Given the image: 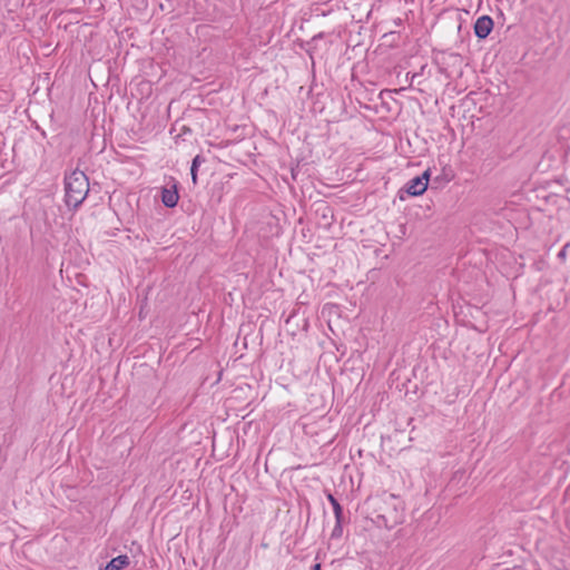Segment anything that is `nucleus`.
I'll list each match as a JSON object with an SVG mask.
<instances>
[{
    "instance_id": "5",
    "label": "nucleus",
    "mask_w": 570,
    "mask_h": 570,
    "mask_svg": "<svg viewBox=\"0 0 570 570\" xmlns=\"http://www.w3.org/2000/svg\"><path fill=\"white\" fill-rule=\"evenodd\" d=\"M426 188V183L421 181V178L416 176L405 185L404 191L410 196H420Z\"/></svg>"
},
{
    "instance_id": "11",
    "label": "nucleus",
    "mask_w": 570,
    "mask_h": 570,
    "mask_svg": "<svg viewBox=\"0 0 570 570\" xmlns=\"http://www.w3.org/2000/svg\"><path fill=\"white\" fill-rule=\"evenodd\" d=\"M568 247H569V244L564 245V246L562 247V249L559 252L558 256H559L560 258H564V257H566V252H567V248H568Z\"/></svg>"
},
{
    "instance_id": "8",
    "label": "nucleus",
    "mask_w": 570,
    "mask_h": 570,
    "mask_svg": "<svg viewBox=\"0 0 570 570\" xmlns=\"http://www.w3.org/2000/svg\"><path fill=\"white\" fill-rule=\"evenodd\" d=\"M205 159L203 156L200 155H197L194 157L193 161H191V166H190V176H191V180L194 183V185L197 184V173H198V167L200 166L202 163H204Z\"/></svg>"
},
{
    "instance_id": "2",
    "label": "nucleus",
    "mask_w": 570,
    "mask_h": 570,
    "mask_svg": "<svg viewBox=\"0 0 570 570\" xmlns=\"http://www.w3.org/2000/svg\"><path fill=\"white\" fill-rule=\"evenodd\" d=\"M65 203L69 208L77 209L89 191V179L83 171L73 170L65 178Z\"/></svg>"
},
{
    "instance_id": "6",
    "label": "nucleus",
    "mask_w": 570,
    "mask_h": 570,
    "mask_svg": "<svg viewBox=\"0 0 570 570\" xmlns=\"http://www.w3.org/2000/svg\"><path fill=\"white\" fill-rule=\"evenodd\" d=\"M129 564V558L126 554L118 556L111 559L104 570H121Z\"/></svg>"
},
{
    "instance_id": "14",
    "label": "nucleus",
    "mask_w": 570,
    "mask_h": 570,
    "mask_svg": "<svg viewBox=\"0 0 570 570\" xmlns=\"http://www.w3.org/2000/svg\"><path fill=\"white\" fill-rule=\"evenodd\" d=\"M401 22H402V21H401V19H397V20L395 21V24H401Z\"/></svg>"
},
{
    "instance_id": "1",
    "label": "nucleus",
    "mask_w": 570,
    "mask_h": 570,
    "mask_svg": "<svg viewBox=\"0 0 570 570\" xmlns=\"http://www.w3.org/2000/svg\"><path fill=\"white\" fill-rule=\"evenodd\" d=\"M404 508L401 501L393 494L382 499L375 510L373 521L377 527L393 529L403 522Z\"/></svg>"
},
{
    "instance_id": "12",
    "label": "nucleus",
    "mask_w": 570,
    "mask_h": 570,
    "mask_svg": "<svg viewBox=\"0 0 570 570\" xmlns=\"http://www.w3.org/2000/svg\"><path fill=\"white\" fill-rule=\"evenodd\" d=\"M311 570H322L321 563H315L314 566H312Z\"/></svg>"
},
{
    "instance_id": "13",
    "label": "nucleus",
    "mask_w": 570,
    "mask_h": 570,
    "mask_svg": "<svg viewBox=\"0 0 570 570\" xmlns=\"http://www.w3.org/2000/svg\"><path fill=\"white\" fill-rule=\"evenodd\" d=\"M402 193H403V189H401V190H400V199H402V200H403V199H404V197H403V194H402Z\"/></svg>"
},
{
    "instance_id": "4",
    "label": "nucleus",
    "mask_w": 570,
    "mask_h": 570,
    "mask_svg": "<svg viewBox=\"0 0 570 570\" xmlns=\"http://www.w3.org/2000/svg\"><path fill=\"white\" fill-rule=\"evenodd\" d=\"M178 199H179V195H178L176 185H174L173 188H163L161 202L166 207H168V208L175 207L178 203Z\"/></svg>"
},
{
    "instance_id": "3",
    "label": "nucleus",
    "mask_w": 570,
    "mask_h": 570,
    "mask_svg": "<svg viewBox=\"0 0 570 570\" xmlns=\"http://www.w3.org/2000/svg\"><path fill=\"white\" fill-rule=\"evenodd\" d=\"M493 19L490 16H481L474 23V33L479 39H485L493 30Z\"/></svg>"
},
{
    "instance_id": "9",
    "label": "nucleus",
    "mask_w": 570,
    "mask_h": 570,
    "mask_svg": "<svg viewBox=\"0 0 570 570\" xmlns=\"http://www.w3.org/2000/svg\"><path fill=\"white\" fill-rule=\"evenodd\" d=\"M343 522H344V518L343 519H336L335 520V525H334V529L331 533V539H341L342 538V534H343Z\"/></svg>"
},
{
    "instance_id": "7",
    "label": "nucleus",
    "mask_w": 570,
    "mask_h": 570,
    "mask_svg": "<svg viewBox=\"0 0 570 570\" xmlns=\"http://www.w3.org/2000/svg\"><path fill=\"white\" fill-rule=\"evenodd\" d=\"M326 498L333 508L335 520L343 519L344 512H343V507L341 505V503L336 500V498L332 493H327Z\"/></svg>"
},
{
    "instance_id": "10",
    "label": "nucleus",
    "mask_w": 570,
    "mask_h": 570,
    "mask_svg": "<svg viewBox=\"0 0 570 570\" xmlns=\"http://www.w3.org/2000/svg\"><path fill=\"white\" fill-rule=\"evenodd\" d=\"M430 176H431V173H430V169L423 171V174L421 176H417V178H421V181L423 183H426V186L429 185V181H430Z\"/></svg>"
}]
</instances>
